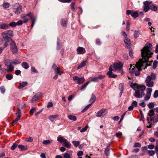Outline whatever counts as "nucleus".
<instances>
[{"instance_id": "f257e3e1", "label": "nucleus", "mask_w": 158, "mask_h": 158, "mask_svg": "<svg viewBox=\"0 0 158 158\" xmlns=\"http://www.w3.org/2000/svg\"><path fill=\"white\" fill-rule=\"evenodd\" d=\"M152 44L149 43L147 45L145 46L141 50L142 58L140 59L135 65L137 69V71H135V73L136 76H139L140 74V72L142 70L141 67L143 66V64L148 61L149 58L151 57V56L153 55V53L150 52L152 49Z\"/></svg>"}, {"instance_id": "f03ea898", "label": "nucleus", "mask_w": 158, "mask_h": 158, "mask_svg": "<svg viewBox=\"0 0 158 158\" xmlns=\"http://www.w3.org/2000/svg\"><path fill=\"white\" fill-rule=\"evenodd\" d=\"M2 35L4 40L12 41V40L10 36H13V33L11 30L6 31L2 33Z\"/></svg>"}, {"instance_id": "7ed1b4c3", "label": "nucleus", "mask_w": 158, "mask_h": 158, "mask_svg": "<svg viewBox=\"0 0 158 158\" xmlns=\"http://www.w3.org/2000/svg\"><path fill=\"white\" fill-rule=\"evenodd\" d=\"M10 48L11 52L15 55L18 53V50L16 43L13 40L11 41L10 44Z\"/></svg>"}, {"instance_id": "20e7f679", "label": "nucleus", "mask_w": 158, "mask_h": 158, "mask_svg": "<svg viewBox=\"0 0 158 158\" xmlns=\"http://www.w3.org/2000/svg\"><path fill=\"white\" fill-rule=\"evenodd\" d=\"M27 16H29L30 17V19L32 21V23L31 25V27H33L36 20V18H35L34 19L33 18V15L31 13H29L26 15H22L21 17L22 18H25Z\"/></svg>"}, {"instance_id": "39448f33", "label": "nucleus", "mask_w": 158, "mask_h": 158, "mask_svg": "<svg viewBox=\"0 0 158 158\" xmlns=\"http://www.w3.org/2000/svg\"><path fill=\"white\" fill-rule=\"evenodd\" d=\"M13 9L15 13L17 14H18L22 12L21 6L18 3H16L14 5Z\"/></svg>"}, {"instance_id": "423d86ee", "label": "nucleus", "mask_w": 158, "mask_h": 158, "mask_svg": "<svg viewBox=\"0 0 158 158\" xmlns=\"http://www.w3.org/2000/svg\"><path fill=\"white\" fill-rule=\"evenodd\" d=\"M73 80L78 84H81L83 83L85 80L83 77H79L77 76H74L73 77Z\"/></svg>"}, {"instance_id": "0eeeda50", "label": "nucleus", "mask_w": 158, "mask_h": 158, "mask_svg": "<svg viewBox=\"0 0 158 158\" xmlns=\"http://www.w3.org/2000/svg\"><path fill=\"white\" fill-rule=\"evenodd\" d=\"M146 85L149 87H152L154 85V82L153 80L150 78V76H148L145 81Z\"/></svg>"}, {"instance_id": "6e6552de", "label": "nucleus", "mask_w": 158, "mask_h": 158, "mask_svg": "<svg viewBox=\"0 0 158 158\" xmlns=\"http://www.w3.org/2000/svg\"><path fill=\"white\" fill-rule=\"evenodd\" d=\"M146 91L147 93L144 98V101H147L150 98L152 89L151 88H147L146 89Z\"/></svg>"}, {"instance_id": "1a4fd4ad", "label": "nucleus", "mask_w": 158, "mask_h": 158, "mask_svg": "<svg viewBox=\"0 0 158 158\" xmlns=\"http://www.w3.org/2000/svg\"><path fill=\"white\" fill-rule=\"evenodd\" d=\"M152 2V1H146L143 2V11L145 12H146L148 11L150 9L149 5Z\"/></svg>"}, {"instance_id": "9d476101", "label": "nucleus", "mask_w": 158, "mask_h": 158, "mask_svg": "<svg viewBox=\"0 0 158 158\" xmlns=\"http://www.w3.org/2000/svg\"><path fill=\"white\" fill-rule=\"evenodd\" d=\"M107 112L106 110L102 109L97 113L96 116L98 117H103L107 113Z\"/></svg>"}, {"instance_id": "9b49d317", "label": "nucleus", "mask_w": 158, "mask_h": 158, "mask_svg": "<svg viewBox=\"0 0 158 158\" xmlns=\"http://www.w3.org/2000/svg\"><path fill=\"white\" fill-rule=\"evenodd\" d=\"M144 95V91L141 92L140 90H137L135 92L134 96L137 98H141Z\"/></svg>"}, {"instance_id": "f8f14e48", "label": "nucleus", "mask_w": 158, "mask_h": 158, "mask_svg": "<svg viewBox=\"0 0 158 158\" xmlns=\"http://www.w3.org/2000/svg\"><path fill=\"white\" fill-rule=\"evenodd\" d=\"M113 68H114L115 70H120L123 67V64L121 62H119L118 63L113 64V65H111Z\"/></svg>"}, {"instance_id": "ddd939ff", "label": "nucleus", "mask_w": 158, "mask_h": 158, "mask_svg": "<svg viewBox=\"0 0 158 158\" xmlns=\"http://www.w3.org/2000/svg\"><path fill=\"white\" fill-rule=\"evenodd\" d=\"M109 71L107 73V74L108 75L110 78H115L117 77V75L116 74H112V71L113 69H112V65H110L109 68Z\"/></svg>"}, {"instance_id": "4468645a", "label": "nucleus", "mask_w": 158, "mask_h": 158, "mask_svg": "<svg viewBox=\"0 0 158 158\" xmlns=\"http://www.w3.org/2000/svg\"><path fill=\"white\" fill-rule=\"evenodd\" d=\"M105 76L102 75H99L98 76L95 77H94L92 78L91 81L94 82H98L99 80L102 79L104 78Z\"/></svg>"}, {"instance_id": "2eb2a0df", "label": "nucleus", "mask_w": 158, "mask_h": 158, "mask_svg": "<svg viewBox=\"0 0 158 158\" xmlns=\"http://www.w3.org/2000/svg\"><path fill=\"white\" fill-rule=\"evenodd\" d=\"M124 40L126 47L127 48H130L131 45V43L130 39L127 37H125L124 38Z\"/></svg>"}, {"instance_id": "dca6fc26", "label": "nucleus", "mask_w": 158, "mask_h": 158, "mask_svg": "<svg viewBox=\"0 0 158 158\" xmlns=\"http://www.w3.org/2000/svg\"><path fill=\"white\" fill-rule=\"evenodd\" d=\"M42 95V94L40 93L36 94L33 97L31 101L33 102L38 100Z\"/></svg>"}, {"instance_id": "f3484780", "label": "nucleus", "mask_w": 158, "mask_h": 158, "mask_svg": "<svg viewBox=\"0 0 158 158\" xmlns=\"http://www.w3.org/2000/svg\"><path fill=\"white\" fill-rule=\"evenodd\" d=\"M137 87L138 89L137 90H140L141 92L143 91L144 90L146 89V87L145 85H140L138 86L136 84H134L133 86V88H135Z\"/></svg>"}, {"instance_id": "a211bd4d", "label": "nucleus", "mask_w": 158, "mask_h": 158, "mask_svg": "<svg viewBox=\"0 0 158 158\" xmlns=\"http://www.w3.org/2000/svg\"><path fill=\"white\" fill-rule=\"evenodd\" d=\"M77 51L78 54L85 53L86 52L85 49L82 47H78L77 49Z\"/></svg>"}, {"instance_id": "6ab92c4d", "label": "nucleus", "mask_w": 158, "mask_h": 158, "mask_svg": "<svg viewBox=\"0 0 158 158\" xmlns=\"http://www.w3.org/2000/svg\"><path fill=\"white\" fill-rule=\"evenodd\" d=\"M62 145L67 148H70L71 146V144L70 143V142L67 141V140L66 139L64 141L62 144Z\"/></svg>"}, {"instance_id": "aec40b11", "label": "nucleus", "mask_w": 158, "mask_h": 158, "mask_svg": "<svg viewBox=\"0 0 158 158\" xmlns=\"http://www.w3.org/2000/svg\"><path fill=\"white\" fill-rule=\"evenodd\" d=\"M5 66L8 67L7 69L6 70L7 72H12L14 70V67L11 64L8 65L7 64H5Z\"/></svg>"}, {"instance_id": "412c9836", "label": "nucleus", "mask_w": 158, "mask_h": 158, "mask_svg": "<svg viewBox=\"0 0 158 158\" xmlns=\"http://www.w3.org/2000/svg\"><path fill=\"white\" fill-rule=\"evenodd\" d=\"M87 62V61L86 60H83L78 67L77 69H79L82 67H85L86 65Z\"/></svg>"}, {"instance_id": "4be33fe9", "label": "nucleus", "mask_w": 158, "mask_h": 158, "mask_svg": "<svg viewBox=\"0 0 158 158\" xmlns=\"http://www.w3.org/2000/svg\"><path fill=\"white\" fill-rule=\"evenodd\" d=\"M110 145H109L105 148V153L107 156H109L110 155Z\"/></svg>"}, {"instance_id": "5701e85b", "label": "nucleus", "mask_w": 158, "mask_h": 158, "mask_svg": "<svg viewBox=\"0 0 158 158\" xmlns=\"http://www.w3.org/2000/svg\"><path fill=\"white\" fill-rule=\"evenodd\" d=\"M18 148L21 151L25 150L27 149V146H24L22 145H19L18 146Z\"/></svg>"}, {"instance_id": "b1692460", "label": "nucleus", "mask_w": 158, "mask_h": 158, "mask_svg": "<svg viewBox=\"0 0 158 158\" xmlns=\"http://www.w3.org/2000/svg\"><path fill=\"white\" fill-rule=\"evenodd\" d=\"M9 27V25L6 23H3L0 25V28L1 29H6Z\"/></svg>"}, {"instance_id": "393cba45", "label": "nucleus", "mask_w": 158, "mask_h": 158, "mask_svg": "<svg viewBox=\"0 0 158 158\" xmlns=\"http://www.w3.org/2000/svg\"><path fill=\"white\" fill-rule=\"evenodd\" d=\"M67 20H65L64 19H62L60 21V23L61 25L64 27H67Z\"/></svg>"}, {"instance_id": "a878e982", "label": "nucleus", "mask_w": 158, "mask_h": 158, "mask_svg": "<svg viewBox=\"0 0 158 158\" xmlns=\"http://www.w3.org/2000/svg\"><path fill=\"white\" fill-rule=\"evenodd\" d=\"M96 99V96L94 94H92L91 95V97L89 100V102L92 103L95 101Z\"/></svg>"}, {"instance_id": "bb28decb", "label": "nucleus", "mask_w": 158, "mask_h": 158, "mask_svg": "<svg viewBox=\"0 0 158 158\" xmlns=\"http://www.w3.org/2000/svg\"><path fill=\"white\" fill-rule=\"evenodd\" d=\"M141 34V32L139 30L135 31L134 34V36L135 38L138 37Z\"/></svg>"}, {"instance_id": "cd10ccee", "label": "nucleus", "mask_w": 158, "mask_h": 158, "mask_svg": "<svg viewBox=\"0 0 158 158\" xmlns=\"http://www.w3.org/2000/svg\"><path fill=\"white\" fill-rule=\"evenodd\" d=\"M27 82H23L21 83H20L19 86H18V88L19 89H21L24 86H25L27 84Z\"/></svg>"}, {"instance_id": "c85d7f7f", "label": "nucleus", "mask_w": 158, "mask_h": 158, "mask_svg": "<svg viewBox=\"0 0 158 158\" xmlns=\"http://www.w3.org/2000/svg\"><path fill=\"white\" fill-rule=\"evenodd\" d=\"M68 118L70 120L73 121H75L77 119V118L76 116L72 115H69L68 116Z\"/></svg>"}, {"instance_id": "c756f323", "label": "nucleus", "mask_w": 158, "mask_h": 158, "mask_svg": "<svg viewBox=\"0 0 158 158\" xmlns=\"http://www.w3.org/2000/svg\"><path fill=\"white\" fill-rule=\"evenodd\" d=\"M65 139H64L63 137L59 136L57 137V140L62 144Z\"/></svg>"}, {"instance_id": "7c9ffc66", "label": "nucleus", "mask_w": 158, "mask_h": 158, "mask_svg": "<svg viewBox=\"0 0 158 158\" xmlns=\"http://www.w3.org/2000/svg\"><path fill=\"white\" fill-rule=\"evenodd\" d=\"M25 104H24V103L18 104L17 106V109H23L25 107Z\"/></svg>"}, {"instance_id": "2f4dec72", "label": "nucleus", "mask_w": 158, "mask_h": 158, "mask_svg": "<svg viewBox=\"0 0 158 158\" xmlns=\"http://www.w3.org/2000/svg\"><path fill=\"white\" fill-rule=\"evenodd\" d=\"M58 115L57 114L55 115H51L49 117V118L50 120L52 121H53L54 119L58 117Z\"/></svg>"}, {"instance_id": "473e14b6", "label": "nucleus", "mask_w": 158, "mask_h": 158, "mask_svg": "<svg viewBox=\"0 0 158 158\" xmlns=\"http://www.w3.org/2000/svg\"><path fill=\"white\" fill-rule=\"evenodd\" d=\"M22 66L24 69H27L29 68V65L26 62H23L22 64Z\"/></svg>"}, {"instance_id": "72a5a7b5", "label": "nucleus", "mask_w": 158, "mask_h": 158, "mask_svg": "<svg viewBox=\"0 0 158 158\" xmlns=\"http://www.w3.org/2000/svg\"><path fill=\"white\" fill-rule=\"evenodd\" d=\"M150 8L153 11H156L157 10V7L155 5L153 4L150 5Z\"/></svg>"}, {"instance_id": "f704fd0d", "label": "nucleus", "mask_w": 158, "mask_h": 158, "mask_svg": "<svg viewBox=\"0 0 158 158\" xmlns=\"http://www.w3.org/2000/svg\"><path fill=\"white\" fill-rule=\"evenodd\" d=\"M155 114L154 111L153 109H151L149 110L148 113V115L150 117L153 116Z\"/></svg>"}, {"instance_id": "c9c22d12", "label": "nucleus", "mask_w": 158, "mask_h": 158, "mask_svg": "<svg viewBox=\"0 0 158 158\" xmlns=\"http://www.w3.org/2000/svg\"><path fill=\"white\" fill-rule=\"evenodd\" d=\"M90 83V81H87L81 87V90L82 91H83L86 88L87 85Z\"/></svg>"}, {"instance_id": "e433bc0d", "label": "nucleus", "mask_w": 158, "mask_h": 158, "mask_svg": "<svg viewBox=\"0 0 158 158\" xmlns=\"http://www.w3.org/2000/svg\"><path fill=\"white\" fill-rule=\"evenodd\" d=\"M6 78L8 80H11L13 78V75L10 74H7L6 76Z\"/></svg>"}, {"instance_id": "4c0bfd02", "label": "nucleus", "mask_w": 158, "mask_h": 158, "mask_svg": "<svg viewBox=\"0 0 158 158\" xmlns=\"http://www.w3.org/2000/svg\"><path fill=\"white\" fill-rule=\"evenodd\" d=\"M134 67L133 68H132V69L130 68L129 69V72L131 74L133 73L136 70L137 68L136 67L135 68L134 66H133Z\"/></svg>"}, {"instance_id": "58836bf2", "label": "nucleus", "mask_w": 158, "mask_h": 158, "mask_svg": "<svg viewBox=\"0 0 158 158\" xmlns=\"http://www.w3.org/2000/svg\"><path fill=\"white\" fill-rule=\"evenodd\" d=\"M72 143L75 147H77L80 144V142L78 141H73Z\"/></svg>"}, {"instance_id": "ea45409f", "label": "nucleus", "mask_w": 158, "mask_h": 158, "mask_svg": "<svg viewBox=\"0 0 158 158\" xmlns=\"http://www.w3.org/2000/svg\"><path fill=\"white\" fill-rule=\"evenodd\" d=\"M131 16L134 18H135L138 16V13L137 12H134L133 14H131Z\"/></svg>"}, {"instance_id": "a19ab883", "label": "nucleus", "mask_w": 158, "mask_h": 158, "mask_svg": "<svg viewBox=\"0 0 158 158\" xmlns=\"http://www.w3.org/2000/svg\"><path fill=\"white\" fill-rule=\"evenodd\" d=\"M3 6L4 8H8L10 6V4L8 2H5L3 4Z\"/></svg>"}, {"instance_id": "79ce46f5", "label": "nucleus", "mask_w": 158, "mask_h": 158, "mask_svg": "<svg viewBox=\"0 0 158 158\" xmlns=\"http://www.w3.org/2000/svg\"><path fill=\"white\" fill-rule=\"evenodd\" d=\"M51 143V141L50 140H45L42 143L44 144L48 145V144H50Z\"/></svg>"}, {"instance_id": "37998d69", "label": "nucleus", "mask_w": 158, "mask_h": 158, "mask_svg": "<svg viewBox=\"0 0 158 158\" xmlns=\"http://www.w3.org/2000/svg\"><path fill=\"white\" fill-rule=\"evenodd\" d=\"M21 62L17 59H15L13 60V64H20Z\"/></svg>"}, {"instance_id": "c03bdc74", "label": "nucleus", "mask_w": 158, "mask_h": 158, "mask_svg": "<svg viewBox=\"0 0 158 158\" xmlns=\"http://www.w3.org/2000/svg\"><path fill=\"white\" fill-rule=\"evenodd\" d=\"M150 76V78L152 80L155 79L156 77V75L155 74L152 73H151Z\"/></svg>"}, {"instance_id": "a18cd8bd", "label": "nucleus", "mask_w": 158, "mask_h": 158, "mask_svg": "<svg viewBox=\"0 0 158 158\" xmlns=\"http://www.w3.org/2000/svg\"><path fill=\"white\" fill-rule=\"evenodd\" d=\"M148 106L149 108L152 109L154 106V104L152 102H150L148 104Z\"/></svg>"}, {"instance_id": "49530a36", "label": "nucleus", "mask_w": 158, "mask_h": 158, "mask_svg": "<svg viewBox=\"0 0 158 158\" xmlns=\"http://www.w3.org/2000/svg\"><path fill=\"white\" fill-rule=\"evenodd\" d=\"M18 145L15 143H13L12 146L10 148V149L12 150H14L18 146Z\"/></svg>"}, {"instance_id": "de8ad7c7", "label": "nucleus", "mask_w": 158, "mask_h": 158, "mask_svg": "<svg viewBox=\"0 0 158 158\" xmlns=\"http://www.w3.org/2000/svg\"><path fill=\"white\" fill-rule=\"evenodd\" d=\"M36 110V108H33L30 111L29 113L31 114H33Z\"/></svg>"}, {"instance_id": "09e8293b", "label": "nucleus", "mask_w": 158, "mask_h": 158, "mask_svg": "<svg viewBox=\"0 0 158 158\" xmlns=\"http://www.w3.org/2000/svg\"><path fill=\"white\" fill-rule=\"evenodd\" d=\"M88 127L87 126H86L84 128H83L81 130L80 132H85V131H86L87 130Z\"/></svg>"}, {"instance_id": "8fccbe9b", "label": "nucleus", "mask_w": 158, "mask_h": 158, "mask_svg": "<svg viewBox=\"0 0 158 158\" xmlns=\"http://www.w3.org/2000/svg\"><path fill=\"white\" fill-rule=\"evenodd\" d=\"M153 96L154 98H156L158 97V90H156L153 94Z\"/></svg>"}, {"instance_id": "3c124183", "label": "nucleus", "mask_w": 158, "mask_h": 158, "mask_svg": "<svg viewBox=\"0 0 158 158\" xmlns=\"http://www.w3.org/2000/svg\"><path fill=\"white\" fill-rule=\"evenodd\" d=\"M6 63H10V64H13V61L11 60H6Z\"/></svg>"}, {"instance_id": "603ef678", "label": "nucleus", "mask_w": 158, "mask_h": 158, "mask_svg": "<svg viewBox=\"0 0 158 158\" xmlns=\"http://www.w3.org/2000/svg\"><path fill=\"white\" fill-rule=\"evenodd\" d=\"M148 153L150 156H153L155 154V152L153 150L148 151Z\"/></svg>"}, {"instance_id": "864d4df0", "label": "nucleus", "mask_w": 158, "mask_h": 158, "mask_svg": "<svg viewBox=\"0 0 158 158\" xmlns=\"http://www.w3.org/2000/svg\"><path fill=\"white\" fill-rule=\"evenodd\" d=\"M129 55L132 58L133 57V52L132 50L129 49Z\"/></svg>"}, {"instance_id": "5fc2aeb1", "label": "nucleus", "mask_w": 158, "mask_h": 158, "mask_svg": "<svg viewBox=\"0 0 158 158\" xmlns=\"http://www.w3.org/2000/svg\"><path fill=\"white\" fill-rule=\"evenodd\" d=\"M58 1L62 3L69 2L71 1V0H58Z\"/></svg>"}, {"instance_id": "6e6d98bb", "label": "nucleus", "mask_w": 158, "mask_h": 158, "mask_svg": "<svg viewBox=\"0 0 158 158\" xmlns=\"http://www.w3.org/2000/svg\"><path fill=\"white\" fill-rule=\"evenodd\" d=\"M9 26H11L12 27H15L16 26V23H15V22H12L10 23L9 25Z\"/></svg>"}, {"instance_id": "4d7b16f0", "label": "nucleus", "mask_w": 158, "mask_h": 158, "mask_svg": "<svg viewBox=\"0 0 158 158\" xmlns=\"http://www.w3.org/2000/svg\"><path fill=\"white\" fill-rule=\"evenodd\" d=\"M70 155L68 153H65L64 156V158H70Z\"/></svg>"}, {"instance_id": "13d9d810", "label": "nucleus", "mask_w": 158, "mask_h": 158, "mask_svg": "<svg viewBox=\"0 0 158 158\" xmlns=\"http://www.w3.org/2000/svg\"><path fill=\"white\" fill-rule=\"evenodd\" d=\"M53 106V103L52 102H49L47 106V107L48 108L51 107Z\"/></svg>"}, {"instance_id": "bf43d9fd", "label": "nucleus", "mask_w": 158, "mask_h": 158, "mask_svg": "<svg viewBox=\"0 0 158 158\" xmlns=\"http://www.w3.org/2000/svg\"><path fill=\"white\" fill-rule=\"evenodd\" d=\"M0 90L1 92L3 94L5 92V89L4 86H2L1 87H0Z\"/></svg>"}, {"instance_id": "052dcab7", "label": "nucleus", "mask_w": 158, "mask_h": 158, "mask_svg": "<svg viewBox=\"0 0 158 158\" xmlns=\"http://www.w3.org/2000/svg\"><path fill=\"white\" fill-rule=\"evenodd\" d=\"M122 133L121 132H119L116 134V136L117 137H120L121 136Z\"/></svg>"}, {"instance_id": "680f3d73", "label": "nucleus", "mask_w": 158, "mask_h": 158, "mask_svg": "<svg viewBox=\"0 0 158 158\" xmlns=\"http://www.w3.org/2000/svg\"><path fill=\"white\" fill-rule=\"evenodd\" d=\"M74 96L73 95H70L68 98V99L69 101H71L73 99Z\"/></svg>"}, {"instance_id": "e2e57ef3", "label": "nucleus", "mask_w": 158, "mask_h": 158, "mask_svg": "<svg viewBox=\"0 0 158 158\" xmlns=\"http://www.w3.org/2000/svg\"><path fill=\"white\" fill-rule=\"evenodd\" d=\"M26 139V141L27 142H32L33 140L32 138L31 137H29L27 139Z\"/></svg>"}, {"instance_id": "0e129e2a", "label": "nucleus", "mask_w": 158, "mask_h": 158, "mask_svg": "<svg viewBox=\"0 0 158 158\" xmlns=\"http://www.w3.org/2000/svg\"><path fill=\"white\" fill-rule=\"evenodd\" d=\"M83 152L82 151H80L78 152L77 155L78 156H82L83 155Z\"/></svg>"}, {"instance_id": "69168bd1", "label": "nucleus", "mask_w": 158, "mask_h": 158, "mask_svg": "<svg viewBox=\"0 0 158 158\" xmlns=\"http://www.w3.org/2000/svg\"><path fill=\"white\" fill-rule=\"evenodd\" d=\"M157 63V61L156 60H155L154 61L153 63V68L154 69H155L156 67V65Z\"/></svg>"}, {"instance_id": "338daca9", "label": "nucleus", "mask_w": 158, "mask_h": 158, "mask_svg": "<svg viewBox=\"0 0 158 158\" xmlns=\"http://www.w3.org/2000/svg\"><path fill=\"white\" fill-rule=\"evenodd\" d=\"M121 34L124 37V38L127 37V34L124 31H122L121 32Z\"/></svg>"}, {"instance_id": "774afa93", "label": "nucleus", "mask_w": 158, "mask_h": 158, "mask_svg": "<svg viewBox=\"0 0 158 158\" xmlns=\"http://www.w3.org/2000/svg\"><path fill=\"white\" fill-rule=\"evenodd\" d=\"M23 22L22 20H19L16 23L17 25H19L22 24Z\"/></svg>"}]
</instances>
